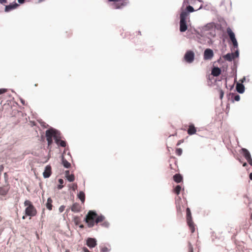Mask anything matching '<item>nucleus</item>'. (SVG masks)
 I'll use <instances>...</instances> for the list:
<instances>
[{
    "instance_id": "f257e3e1",
    "label": "nucleus",
    "mask_w": 252,
    "mask_h": 252,
    "mask_svg": "<svg viewBox=\"0 0 252 252\" xmlns=\"http://www.w3.org/2000/svg\"><path fill=\"white\" fill-rule=\"evenodd\" d=\"M104 219L102 216H98L95 212L89 211L86 217L85 221L89 227H93L95 224L103 222Z\"/></svg>"
},
{
    "instance_id": "f03ea898",
    "label": "nucleus",
    "mask_w": 252,
    "mask_h": 252,
    "mask_svg": "<svg viewBox=\"0 0 252 252\" xmlns=\"http://www.w3.org/2000/svg\"><path fill=\"white\" fill-rule=\"evenodd\" d=\"M24 205L27 206L25 209V213L27 216L34 217L36 215V210L30 200L25 201Z\"/></svg>"
},
{
    "instance_id": "7ed1b4c3",
    "label": "nucleus",
    "mask_w": 252,
    "mask_h": 252,
    "mask_svg": "<svg viewBox=\"0 0 252 252\" xmlns=\"http://www.w3.org/2000/svg\"><path fill=\"white\" fill-rule=\"evenodd\" d=\"M188 13L186 11H183L180 14V31L181 32H185L188 28L186 23V19Z\"/></svg>"
},
{
    "instance_id": "20e7f679",
    "label": "nucleus",
    "mask_w": 252,
    "mask_h": 252,
    "mask_svg": "<svg viewBox=\"0 0 252 252\" xmlns=\"http://www.w3.org/2000/svg\"><path fill=\"white\" fill-rule=\"evenodd\" d=\"M45 134L46 138H54L55 140L58 135H60V132L55 129L50 128L46 131Z\"/></svg>"
},
{
    "instance_id": "39448f33",
    "label": "nucleus",
    "mask_w": 252,
    "mask_h": 252,
    "mask_svg": "<svg viewBox=\"0 0 252 252\" xmlns=\"http://www.w3.org/2000/svg\"><path fill=\"white\" fill-rule=\"evenodd\" d=\"M226 32L228 35H229L231 41L232 42L234 47L237 48L238 47V44L237 40L235 38L234 33L232 32V31L229 27L226 29Z\"/></svg>"
},
{
    "instance_id": "423d86ee",
    "label": "nucleus",
    "mask_w": 252,
    "mask_h": 252,
    "mask_svg": "<svg viewBox=\"0 0 252 252\" xmlns=\"http://www.w3.org/2000/svg\"><path fill=\"white\" fill-rule=\"evenodd\" d=\"M240 153L243 155L248 163L252 166V158L249 151L245 148H242L240 150Z\"/></svg>"
},
{
    "instance_id": "0eeeda50",
    "label": "nucleus",
    "mask_w": 252,
    "mask_h": 252,
    "mask_svg": "<svg viewBox=\"0 0 252 252\" xmlns=\"http://www.w3.org/2000/svg\"><path fill=\"white\" fill-rule=\"evenodd\" d=\"M111 1L114 2L112 5L113 7L115 9H118L126 5L127 0H111Z\"/></svg>"
},
{
    "instance_id": "6e6552de",
    "label": "nucleus",
    "mask_w": 252,
    "mask_h": 252,
    "mask_svg": "<svg viewBox=\"0 0 252 252\" xmlns=\"http://www.w3.org/2000/svg\"><path fill=\"white\" fill-rule=\"evenodd\" d=\"M185 60L188 63H191L194 59V54L192 51H188L184 56Z\"/></svg>"
},
{
    "instance_id": "1a4fd4ad",
    "label": "nucleus",
    "mask_w": 252,
    "mask_h": 252,
    "mask_svg": "<svg viewBox=\"0 0 252 252\" xmlns=\"http://www.w3.org/2000/svg\"><path fill=\"white\" fill-rule=\"evenodd\" d=\"M214 56V53L212 50L210 49H207L205 50L204 53V59L205 60H210Z\"/></svg>"
},
{
    "instance_id": "9d476101",
    "label": "nucleus",
    "mask_w": 252,
    "mask_h": 252,
    "mask_svg": "<svg viewBox=\"0 0 252 252\" xmlns=\"http://www.w3.org/2000/svg\"><path fill=\"white\" fill-rule=\"evenodd\" d=\"M87 245L91 248H94L96 245V241L94 238H89L87 240Z\"/></svg>"
},
{
    "instance_id": "9b49d317",
    "label": "nucleus",
    "mask_w": 252,
    "mask_h": 252,
    "mask_svg": "<svg viewBox=\"0 0 252 252\" xmlns=\"http://www.w3.org/2000/svg\"><path fill=\"white\" fill-rule=\"evenodd\" d=\"M51 167L50 165L46 166L45 170L43 173V177L45 178H49L51 174Z\"/></svg>"
},
{
    "instance_id": "f8f14e48",
    "label": "nucleus",
    "mask_w": 252,
    "mask_h": 252,
    "mask_svg": "<svg viewBox=\"0 0 252 252\" xmlns=\"http://www.w3.org/2000/svg\"><path fill=\"white\" fill-rule=\"evenodd\" d=\"M187 224L189 227L191 232L193 233L195 231V225L194 223L191 219H187Z\"/></svg>"
},
{
    "instance_id": "ddd939ff",
    "label": "nucleus",
    "mask_w": 252,
    "mask_h": 252,
    "mask_svg": "<svg viewBox=\"0 0 252 252\" xmlns=\"http://www.w3.org/2000/svg\"><path fill=\"white\" fill-rule=\"evenodd\" d=\"M61 134L59 135L57 137V139L55 140V142L57 143V145L62 147H65L66 146V143L64 141L62 140L61 139Z\"/></svg>"
},
{
    "instance_id": "4468645a",
    "label": "nucleus",
    "mask_w": 252,
    "mask_h": 252,
    "mask_svg": "<svg viewBox=\"0 0 252 252\" xmlns=\"http://www.w3.org/2000/svg\"><path fill=\"white\" fill-rule=\"evenodd\" d=\"M196 128L194 126L193 124H191L189 126L188 129V133L191 135L196 133Z\"/></svg>"
},
{
    "instance_id": "2eb2a0df",
    "label": "nucleus",
    "mask_w": 252,
    "mask_h": 252,
    "mask_svg": "<svg viewBox=\"0 0 252 252\" xmlns=\"http://www.w3.org/2000/svg\"><path fill=\"white\" fill-rule=\"evenodd\" d=\"M71 210L74 212H79L81 210V207L78 203H75L72 205Z\"/></svg>"
},
{
    "instance_id": "dca6fc26",
    "label": "nucleus",
    "mask_w": 252,
    "mask_h": 252,
    "mask_svg": "<svg viewBox=\"0 0 252 252\" xmlns=\"http://www.w3.org/2000/svg\"><path fill=\"white\" fill-rule=\"evenodd\" d=\"M211 73L214 76H218L221 73V69L218 67H214L212 70Z\"/></svg>"
},
{
    "instance_id": "f3484780",
    "label": "nucleus",
    "mask_w": 252,
    "mask_h": 252,
    "mask_svg": "<svg viewBox=\"0 0 252 252\" xmlns=\"http://www.w3.org/2000/svg\"><path fill=\"white\" fill-rule=\"evenodd\" d=\"M223 58L226 61H232V60L235 58V54L233 53H228L223 56Z\"/></svg>"
},
{
    "instance_id": "a211bd4d",
    "label": "nucleus",
    "mask_w": 252,
    "mask_h": 252,
    "mask_svg": "<svg viewBox=\"0 0 252 252\" xmlns=\"http://www.w3.org/2000/svg\"><path fill=\"white\" fill-rule=\"evenodd\" d=\"M236 90L239 93H243L245 91L244 86L240 83H237L236 85Z\"/></svg>"
},
{
    "instance_id": "6ab92c4d",
    "label": "nucleus",
    "mask_w": 252,
    "mask_h": 252,
    "mask_svg": "<svg viewBox=\"0 0 252 252\" xmlns=\"http://www.w3.org/2000/svg\"><path fill=\"white\" fill-rule=\"evenodd\" d=\"M174 181L177 183H180L183 181L182 176L179 174H176L173 176Z\"/></svg>"
},
{
    "instance_id": "aec40b11",
    "label": "nucleus",
    "mask_w": 252,
    "mask_h": 252,
    "mask_svg": "<svg viewBox=\"0 0 252 252\" xmlns=\"http://www.w3.org/2000/svg\"><path fill=\"white\" fill-rule=\"evenodd\" d=\"M18 5L16 3L14 4H9L8 5H6L5 8V11L6 12L10 11L11 10L16 8Z\"/></svg>"
},
{
    "instance_id": "412c9836",
    "label": "nucleus",
    "mask_w": 252,
    "mask_h": 252,
    "mask_svg": "<svg viewBox=\"0 0 252 252\" xmlns=\"http://www.w3.org/2000/svg\"><path fill=\"white\" fill-rule=\"evenodd\" d=\"M65 175H66V177L67 178V179L69 182H73L75 179L74 175L73 174L70 175L69 171H66L65 172Z\"/></svg>"
},
{
    "instance_id": "4be33fe9",
    "label": "nucleus",
    "mask_w": 252,
    "mask_h": 252,
    "mask_svg": "<svg viewBox=\"0 0 252 252\" xmlns=\"http://www.w3.org/2000/svg\"><path fill=\"white\" fill-rule=\"evenodd\" d=\"M52 202H53V201H52V199L50 197L48 198L47 199V203H46V208L49 210H51L52 209V207H53Z\"/></svg>"
},
{
    "instance_id": "5701e85b",
    "label": "nucleus",
    "mask_w": 252,
    "mask_h": 252,
    "mask_svg": "<svg viewBox=\"0 0 252 252\" xmlns=\"http://www.w3.org/2000/svg\"><path fill=\"white\" fill-rule=\"evenodd\" d=\"M78 198L80 199L82 203H84L85 200V194L83 191H80L78 194Z\"/></svg>"
},
{
    "instance_id": "b1692460",
    "label": "nucleus",
    "mask_w": 252,
    "mask_h": 252,
    "mask_svg": "<svg viewBox=\"0 0 252 252\" xmlns=\"http://www.w3.org/2000/svg\"><path fill=\"white\" fill-rule=\"evenodd\" d=\"M62 163L63 166L65 168H69L70 166V163L68 162L63 157L62 158Z\"/></svg>"
},
{
    "instance_id": "393cba45",
    "label": "nucleus",
    "mask_w": 252,
    "mask_h": 252,
    "mask_svg": "<svg viewBox=\"0 0 252 252\" xmlns=\"http://www.w3.org/2000/svg\"><path fill=\"white\" fill-rule=\"evenodd\" d=\"M181 190V187L180 185L177 186L173 189V192L177 195H179Z\"/></svg>"
},
{
    "instance_id": "a878e982",
    "label": "nucleus",
    "mask_w": 252,
    "mask_h": 252,
    "mask_svg": "<svg viewBox=\"0 0 252 252\" xmlns=\"http://www.w3.org/2000/svg\"><path fill=\"white\" fill-rule=\"evenodd\" d=\"M231 98L232 99V101H234V100L235 101H238L240 100V95H238V94H231Z\"/></svg>"
},
{
    "instance_id": "bb28decb",
    "label": "nucleus",
    "mask_w": 252,
    "mask_h": 252,
    "mask_svg": "<svg viewBox=\"0 0 252 252\" xmlns=\"http://www.w3.org/2000/svg\"><path fill=\"white\" fill-rule=\"evenodd\" d=\"M8 190L4 187L0 188V195H4L7 194Z\"/></svg>"
},
{
    "instance_id": "cd10ccee",
    "label": "nucleus",
    "mask_w": 252,
    "mask_h": 252,
    "mask_svg": "<svg viewBox=\"0 0 252 252\" xmlns=\"http://www.w3.org/2000/svg\"><path fill=\"white\" fill-rule=\"evenodd\" d=\"M186 213H187V216H186V219H191V214L190 210L189 208H187L186 210Z\"/></svg>"
},
{
    "instance_id": "c85d7f7f",
    "label": "nucleus",
    "mask_w": 252,
    "mask_h": 252,
    "mask_svg": "<svg viewBox=\"0 0 252 252\" xmlns=\"http://www.w3.org/2000/svg\"><path fill=\"white\" fill-rule=\"evenodd\" d=\"M73 220L76 225H79L81 222V220L79 217H74Z\"/></svg>"
},
{
    "instance_id": "c756f323",
    "label": "nucleus",
    "mask_w": 252,
    "mask_h": 252,
    "mask_svg": "<svg viewBox=\"0 0 252 252\" xmlns=\"http://www.w3.org/2000/svg\"><path fill=\"white\" fill-rule=\"evenodd\" d=\"M188 252H193V246L191 245V244L190 243V242H188Z\"/></svg>"
},
{
    "instance_id": "7c9ffc66",
    "label": "nucleus",
    "mask_w": 252,
    "mask_h": 252,
    "mask_svg": "<svg viewBox=\"0 0 252 252\" xmlns=\"http://www.w3.org/2000/svg\"><path fill=\"white\" fill-rule=\"evenodd\" d=\"M175 153L178 156H181L182 155V149H181V148L177 149L176 150V151H175Z\"/></svg>"
},
{
    "instance_id": "2f4dec72",
    "label": "nucleus",
    "mask_w": 252,
    "mask_h": 252,
    "mask_svg": "<svg viewBox=\"0 0 252 252\" xmlns=\"http://www.w3.org/2000/svg\"><path fill=\"white\" fill-rule=\"evenodd\" d=\"M187 10H188V11L189 12H192L194 11L193 8L190 5H189L187 7Z\"/></svg>"
},
{
    "instance_id": "473e14b6",
    "label": "nucleus",
    "mask_w": 252,
    "mask_h": 252,
    "mask_svg": "<svg viewBox=\"0 0 252 252\" xmlns=\"http://www.w3.org/2000/svg\"><path fill=\"white\" fill-rule=\"evenodd\" d=\"M219 94H220V99H222L224 95V92L222 90H219Z\"/></svg>"
},
{
    "instance_id": "72a5a7b5",
    "label": "nucleus",
    "mask_w": 252,
    "mask_h": 252,
    "mask_svg": "<svg viewBox=\"0 0 252 252\" xmlns=\"http://www.w3.org/2000/svg\"><path fill=\"white\" fill-rule=\"evenodd\" d=\"M46 140L48 142V145L49 147L53 143V139L52 138H46Z\"/></svg>"
},
{
    "instance_id": "f704fd0d",
    "label": "nucleus",
    "mask_w": 252,
    "mask_h": 252,
    "mask_svg": "<svg viewBox=\"0 0 252 252\" xmlns=\"http://www.w3.org/2000/svg\"><path fill=\"white\" fill-rule=\"evenodd\" d=\"M64 209H65L64 206H63V205L61 206L59 208L60 212H61V213L63 212L64 210Z\"/></svg>"
},
{
    "instance_id": "c9c22d12",
    "label": "nucleus",
    "mask_w": 252,
    "mask_h": 252,
    "mask_svg": "<svg viewBox=\"0 0 252 252\" xmlns=\"http://www.w3.org/2000/svg\"><path fill=\"white\" fill-rule=\"evenodd\" d=\"M176 208H177V210L178 211H179V212L181 211V208L180 205L179 204H177V203H176Z\"/></svg>"
},
{
    "instance_id": "e433bc0d",
    "label": "nucleus",
    "mask_w": 252,
    "mask_h": 252,
    "mask_svg": "<svg viewBox=\"0 0 252 252\" xmlns=\"http://www.w3.org/2000/svg\"><path fill=\"white\" fill-rule=\"evenodd\" d=\"M7 90L5 89H0V94L5 93L6 92Z\"/></svg>"
},
{
    "instance_id": "4c0bfd02",
    "label": "nucleus",
    "mask_w": 252,
    "mask_h": 252,
    "mask_svg": "<svg viewBox=\"0 0 252 252\" xmlns=\"http://www.w3.org/2000/svg\"><path fill=\"white\" fill-rule=\"evenodd\" d=\"M82 249L84 252H90V251L86 247H83Z\"/></svg>"
},
{
    "instance_id": "58836bf2",
    "label": "nucleus",
    "mask_w": 252,
    "mask_h": 252,
    "mask_svg": "<svg viewBox=\"0 0 252 252\" xmlns=\"http://www.w3.org/2000/svg\"><path fill=\"white\" fill-rule=\"evenodd\" d=\"M77 188V184H73V189L75 190Z\"/></svg>"
},
{
    "instance_id": "ea45409f",
    "label": "nucleus",
    "mask_w": 252,
    "mask_h": 252,
    "mask_svg": "<svg viewBox=\"0 0 252 252\" xmlns=\"http://www.w3.org/2000/svg\"><path fill=\"white\" fill-rule=\"evenodd\" d=\"M59 182L61 185H62L63 183V180L62 179H60L59 180Z\"/></svg>"
},
{
    "instance_id": "a19ab883",
    "label": "nucleus",
    "mask_w": 252,
    "mask_h": 252,
    "mask_svg": "<svg viewBox=\"0 0 252 252\" xmlns=\"http://www.w3.org/2000/svg\"><path fill=\"white\" fill-rule=\"evenodd\" d=\"M6 2V0H0V3L4 4Z\"/></svg>"
},
{
    "instance_id": "79ce46f5",
    "label": "nucleus",
    "mask_w": 252,
    "mask_h": 252,
    "mask_svg": "<svg viewBox=\"0 0 252 252\" xmlns=\"http://www.w3.org/2000/svg\"><path fill=\"white\" fill-rule=\"evenodd\" d=\"M235 54V58L238 57V55H239V53H238V51H236L235 53H234Z\"/></svg>"
},
{
    "instance_id": "37998d69",
    "label": "nucleus",
    "mask_w": 252,
    "mask_h": 252,
    "mask_svg": "<svg viewBox=\"0 0 252 252\" xmlns=\"http://www.w3.org/2000/svg\"><path fill=\"white\" fill-rule=\"evenodd\" d=\"M63 185H60L58 186V188L60 189H62L63 188Z\"/></svg>"
},
{
    "instance_id": "c03bdc74",
    "label": "nucleus",
    "mask_w": 252,
    "mask_h": 252,
    "mask_svg": "<svg viewBox=\"0 0 252 252\" xmlns=\"http://www.w3.org/2000/svg\"><path fill=\"white\" fill-rule=\"evenodd\" d=\"M25 1V0H18V2L20 3H22Z\"/></svg>"
},
{
    "instance_id": "a18cd8bd",
    "label": "nucleus",
    "mask_w": 252,
    "mask_h": 252,
    "mask_svg": "<svg viewBox=\"0 0 252 252\" xmlns=\"http://www.w3.org/2000/svg\"><path fill=\"white\" fill-rule=\"evenodd\" d=\"M250 179L252 180V173H251L249 175Z\"/></svg>"
},
{
    "instance_id": "49530a36",
    "label": "nucleus",
    "mask_w": 252,
    "mask_h": 252,
    "mask_svg": "<svg viewBox=\"0 0 252 252\" xmlns=\"http://www.w3.org/2000/svg\"><path fill=\"white\" fill-rule=\"evenodd\" d=\"M247 165V163H246V162H244V163H243V166L244 167H245V166H246Z\"/></svg>"
},
{
    "instance_id": "de8ad7c7",
    "label": "nucleus",
    "mask_w": 252,
    "mask_h": 252,
    "mask_svg": "<svg viewBox=\"0 0 252 252\" xmlns=\"http://www.w3.org/2000/svg\"><path fill=\"white\" fill-rule=\"evenodd\" d=\"M79 227H80V228H83L84 226V225H83V224H80V225H79Z\"/></svg>"
},
{
    "instance_id": "09e8293b",
    "label": "nucleus",
    "mask_w": 252,
    "mask_h": 252,
    "mask_svg": "<svg viewBox=\"0 0 252 252\" xmlns=\"http://www.w3.org/2000/svg\"><path fill=\"white\" fill-rule=\"evenodd\" d=\"M102 250L103 251H106V252H108V250L107 248H103Z\"/></svg>"
},
{
    "instance_id": "8fccbe9b",
    "label": "nucleus",
    "mask_w": 252,
    "mask_h": 252,
    "mask_svg": "<svg viewBox=\"0 0 252 252\" xmlns=\"http://www.w3.org/2000/svg\"><path fill=\"white\" fill-rule=\"evenodd\" d=\"M26 218V216H23V217H22V219H25Z\"/></svg>"
},
{
    "instance_id": "3c124183",
    "label": "nucleus",
    "mask_w": 252,
    "mask_h": 252,
    "mask_svg": "<svg viewBox=\"0 0 252 252\" xmlns=\"http://www.w3.org/2000/svg\"><path fill=\"white\" fill-rule=\"evenodd\" d=\"M65 252H70L69 250H66Z\"/></svg>"
},
{
    "instance_id": "603ef678",
    "label": "nucleus",
    "mask_w": 252,
    "mask_h": 252,
    "mask_svg": "<svg viewBox=\"0 0 252 252\" xmlns=\"http://www.w3.org/2000/svg\"><path fill=\"white\" fill-rule=\"evenodd\" d=\"M251 220H252V214H251Z\"/></svg>"
},
{
    "instance_id": "864d4df0",
    "label": "nucleus",
    "mask_w": 252,
    "mask_h": 252,
    "mask_svg": "<svg viewBox=\"0 0 252 252\" xmlns=\"http://www.w3.org/2000/svg\"><path fill=\"white\" fill-rule=\"evenodd\" d=\"M181 200V198L179 197V201H180Z\"/></svg>"
},
{
    "instance_id": "5fc2aeb1",
    "label": "nucleus",
    "mask_w": 252,
    "mask_h": 252,
    "mask_svg": "<svg viewBox=\"0 0 252 252\" xmlns=\"http://www.w3.org/2000/svg\"><path fill=\"white\" fill-rule=\"evenodd\" d=\"M108 1H110V0H108Z\"/></svg>"
}]
</instances>
